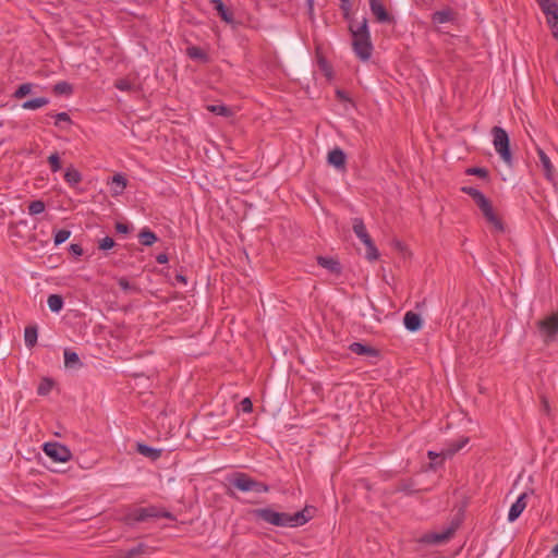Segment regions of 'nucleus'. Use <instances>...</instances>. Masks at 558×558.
Returning a JSON list of instances; mask_svg holds the SVG:
<instances>
[{"label": "nucleus", "instance_id": "f257e3e1", "mask_svg": "<svg viewBox=\"0 0 558 558\" xmlns=\"http://www.w3.org/2000/svg\"><path fill=\"white\" fill-rule=\"evenodd\" d=\"M315 511L316 509L314 507L306 506L304 509L293 514L287 512H278L271 508L253 509L251 513L255 519L262 520L274 526L298 527L307 523L314 517Z\"/></svg>", "mask_w": 558, "mask_h": 558}, {"label": "nucleus", "instance_id": "f03ea898", "mask_svg": "<svg viewBox=\"0 0 558 558\" xmlns=\"http://www.w3.org/2000/svg\"><path fill=\"white\" fill-rule=\"evenodd\" d=\"M461 191L473 198L486 221L492 225L497 232L501 233L505 231L504 223L494 211L490 201L481 191L472 186H463Z\"/></svg>", "mask_w": 558, "mask_h": 558}, {"label": "nucleus", "instance_id": "7ed1b4c3", "mask_svg": "<svg viewBox=\"0 0 558 558\" xmlns=\"http://www.w3.org/2000/svg\"><path fill=\"white\" fill-rule=\"evenodd\" d=\"M538 336L545 344H550L558 339V311L536 322Z\"/></svg>", "mask_w": 558, "mask_h": 558}, {"label": "nucleus", "instance_id": "20e7f679", "mask_svg": "<svg viewBox=\"0 0 558 558\" xmlns=\"http://www.w3.org/2000/svg\"><path fill=\"white\" fill-rule=\"evenodd\" d=\"M230 483L241 492H254L257 494L268 493L269 486L263 482L256 481L246 473L236 472L230 480Z\"/></svg>", "mask_w": 558, "mask_h": 558}, {"label": "nucleus", "instance_id": "39448f33", "mask_svg": "<svg viewBox=\"0 0 558 558\" xmlns=\"http://www.w3.org/2000/svg\"><path fill=\"white\" fill-rule=\"evenodd\" d=\"M492 135L494 137L493 143L496 151L507 165H511L512 155L507 132L501 126H494L492 129Z\"/></svg>", "mask_w": 558, "mask_h": 558}, {"label": "nucleus", "instance_id": "423d86ee", "mask_svg": "<svg viewBox=\"0 0 558 558\" xmlns=\"http://www.w3.org/2000/svg\"><path fill=\"white\" fill-rule=\"evenodd\" d=\"M460 525L459 520H454L450 523V525L439 533H426L424 534L420 542L428 545H440L447 543L456 533Z\"/></svg>", "mask_w": 558, "mask_h": 558}, {"label": "nucleus", "instance_id": "0eeeda50", "mask_svg": "<svg viewBox=\"0 0 558 558\" xmlns=\"http://www.w3.org/2000/svg\"><path fill=\"white\" fill-rule=\"evenodd\" d=\"M43 449L56 462H68L72 458L70 449L59 442H46Z\"/></svg>", "mask_w": 558, "mask_h": 558}, {"label": "nucleus", "instance_id": "6e6552de", "mask_svg": "<svg viewBox=\"0 0 558 558\" xmlns=\"http://www.w3.org/2000/svg\"><path fill=\"white\" fill-rule=\"evenodd\" d=\"M352 46L355 54L362 60L367 61L373 51L371 36H353Z\"/></svg>", "mask_w": 558, "mask_h": 558}, {"label": "nucleus", "instance_id": "1a4fd4ad", "mask_svg": "<svg viewBox=\"0 0 558 558\" xmlns=\"http://www.w3.org/2000/svg\"><path fill=\"white\" fill-rule=\"evenodd\" d=\"M158 518V508L150 506L146 508H137L128 513L124 518L125 523L131 524L133 522H145L149 519Z\"/></svg>", "mask_w": 558, "mask_h": 558}, {"label": "nucleus", "instance_id": "9d476101", "mask_svg": "<svg viewBox=\"0 0 558 558\" xmlns=\"http://www.w3.org/2000/svg\"><path fill=\"white\" fill-rule=\"evenodd\" d=\"M536 151H537V155L539 158V162L543 167L545 178L549 182L555 183L556 182V171H555V168H554L549 157L546 155V153L541 147H537Z\"/></svg>", "mask_w": 558, "mask_h": 558}, {"label": "nucleus", "instance_id": "9b49d317", "mask_svg": "<svg viewBox=\"0 0 558 558\" xmlns=\"http://www.w3.org/2000/svg\"><path fill=\"white\" fill-rule=\"evenodd\" d=\"M372 13L376 16L378 22L388 23L391 22L392 17L386 11L380 0H368Z\"/></svg>", "mask_w": 558, "mask_h": 558}, {"label": "nucleus", "instance_id": "f8f14e48", "mask_svg": "<svg viewBox=\"0 0 558 558\" xmlns=\"http://www.w3.org/2000/svg\"><path fill=\"white\" fill-rule=\"evenodd\" d=\"M526 498H527V493H522L518 497L517 501L511 506L509 513H508V520L510 522L515 521L521 515V513L523 512V510L526 507Z\"/></svg>", "mask_w": 558, "mask_h": 558}, {"label": "nucleus", "instance_id": "ddd939ff", "mask_svg": "<svg viewBox=\"0 0 558 558\" xmlns=\"http://www.w3.org/2000/svg\"><path fill=\"white\" fill-rule=\"evenodd\" d=\"M345 154L338 147L330 150L327 156L328 163L339 170H343L345 168Z\"/></svg>", "mask_w": 558, "mask_h": 558}, {"label": "nucleus", "instance_id": "4468645a", "mask_svg": "<svg viewBox=\"0 0 558 558\" xmlns=\"http://www.w3.org/2000/svg\"><path fill=\"white\" fill-rule=\"evenodd\" d=\"M352 229L355 235L363 242L368 243V241L372 240L369 236L366 227L364 225V221L361 218H354L352 221Z\"/></svg>", "mask_w": 558, "mask_h": 558}, {"label": "nucleus", "instance_id": "2eb2a0df", "mask_svg": "<svg viewBox=\"0 0 558 558\" xmlns=\"http://www.w3.org/2000/svg\"><path fill=\"white\" fill-rule=\"evenodd\" d=\"M404 326L410 331H417L422 327V318L414 312H407L403 317Z\"/></svg>", "mask_w": 558, "mask_h": 558}, {"label": "nucleus", "instance_id": "dca6fc26", "mask_svg": "<svg viewBox=\"0 0 558 558\" xmlns=\"http://www.w3.org/2000/svg\"><path fill=\"white\" fill-rule=\"evenodd\" d=\"M349 31L353 36H371L367 27V20L363 17L361 22L351 21Z\"/></svg>", "mask_w": 558, "mask_h": 558}, {"label": "nucleus", "instance_id": "f3484780", "mask_svg": "<svg viewBox=\"0 0 558 558\" xmlns=\"http://www.w3.org/2000/svg\"><path fill=\"white\" fill-rule=\"evenodd\" d=\"M317 263H318L319 266L326 268L327 270H329L332 274H337L338 275V274L341 272L340 263L337 259H335V258L318 256L317 257Z\"/></svg>", "mask_w": 558, "mask_h": 558}, {"label": "nucleus", "instance_id": "a211bd4d", "mask_svg": "<svg viewBox=\"0 0 558 558\" xmlns=\"http://www.w3.org/2000/svg\"><path fill=\"white\" fill-rule=\"evenodd\" d=\"M349 349L357 354V355H369V356H377L378 351L369 345L363 344L361 342H353L350 344Z\"/></svg>", "mask_w": 558, "mask_h": 558}, {"label": "nucleus", "instance_id": "6ab92c4d", "mask_svg": "<svg viewBox=\"0 0 558 558\" xmlns=\"http://www.w3.org/2000/svg\"><path fill=\"white\" fill-rule=\"evenodd\" d=\"M469 442V437H461L460 439L452 441L448 445L446 449L442 450V456H453L459 450H461Z\"/></svg>", "mask_w": 558, "mask_h": 558}, {"label": "nucleus", "instance_id": "aec40b11", "mask_svg": "<svg viewBox=\"0 0 558 558\" xmlns=\"http://www.w3.org/2000/svg\"><path fill=\"white\" fill-rule=\"evenodd\" d=\"M136 450L138 453L143 454L144 457L149 458L153 461H156L161 456L160 449H155V448H151V447L141 444V442H138L136 445Z\"/></svg>", "mask_w": 558, "mask_h": 558}, {"label": "nucleus", "instance_id": "412c9836", "mask_svg": "<svg viewBox=\"0 0 558 558\" xmlns=\"http://www.w3.org/2000/svg\"><path fill=\"white\" fill-rule=\"evenodd\" d=\"M210 2L213 4L214 9L220 15L222 21H225L226 23H229V24L233 22L232 13L227 10V8L225 7V4L221 0H211Z\"/></svg>", "mask_w": 558, "mask_h": 558}, {"label": "nucleus", "instance_id": "4be33fe9", "mask_svg": "<svg viewBox=\"0 0 558 558\" xmlns=\"http://www.w3.org/2000/svg\"><path fill=\"white\" fill-rule=\"evenodd\" d=\"M454 19V12L450 9L436 11L432 15V21L437 24H444Z\"/></svg>", "mask_w": 558, "mask_h": 558}, {"label": "nucleus", "instance_id": "5701e85b", "mask_svg": "<svg viewBox=\"0 0 558 558\" xmlns=\"http://www.w3.org/2000/svg\"><path fill=\"white\" fill-rule=\"evenodd\" d=\"M64 180L71 186L78 184L82 181V174L74 167H69L64 173Z\"/></svg>", "mask_w": 558, "mask_h": 558}, {"label": "nucleus", "instance_id": "b1692460", "mask_svg": "<svg viewBox=\"0 0 558 558\" xmlns=\"http://www.w3.org/2000/svg\"><path fill=\"white\" fill-rule=\"evenodd\" d=\"M140 242L145 246H151L157 241V235L148 228H144L138 233Z\"/></svg>", "mask_w": 558, "mask_h": 558}, {"label": "nucleus", "instance_id": "393cba45", "mask_svg": "<svg viewBox=\"0 0 558 558\" xmlns=\"http://www.w3.org/2000/svg\"><path fill=\"white\" fill-rule=\"evenodd\" d=\"M544 15L546 17V23L550 28L554 38L558 39V10Z\"/></svg>", "mask_w": 558, "mask_h": 558}, {"label": "nucleus", "instance_id": "a878e982", "mask_svg": "<svg viewBox=\"0 0 558 558\" xmlns=\"http://www.w3.org/2000/svg\"><path fill=\"white\" fill-rule=\"evenodd\" d=\"M64 365L69 368H76L81 367L82 363L80 361L78 355L75 352H72L70 350H64Z\"/></svg>", "mask_w": 558, "mask_h": 558}, {"label": "nucleus", "instance_id": "bb28decb", "mask_svg": "<svg viewBox=\"0 0 558 558\" xmlns=\"http://www.w3.org/2000/svg\"><path fill=\"white\" fill-rule=\"evenodd\" d=\"M49 104V99L46 97H38L35 99L26 100L23 102L22 108L26 110H35Z\"/></svg>", "mask_w": 558, "mask_h": 558}, {"label": "nucleus", "instance_id": "cd10ccee", "mask_svg": "<svg viewBox=\"0 0 558 558\" xmlns=\"http://www.w3.org/2000/svg\"><path fill=\"white\" fill-rule=\"evenodd\" d=\"M37 328L35 326H28L25 328L24 340L28 348H33L37 342Z\"/></svg>", "mask_w": 558, "mask_h": 558}, {"label": "nucleus", "instance_id": "c85d7f7f", "mask_svg": "<svg viewBox=\"0 0 558 558\" xmlns=\"http://www.w3.org/2000/svg\"><path fill=\"white\" fill-rule=\"evenodd\" d=\"M207 110L217 116H221V117H226V118L233 116L232 109L225 105H209V106H207Z\"/></svg>", "mask_w": 558, "mask_h": 558}, {"label": "nucleus", "instance_id": "c756f323", "mask_svg": "<svg viewBox=\"0 0 558 558\" xmlns=\"http://www.w3.org/2000/svg\"><path fill=\"white\" fill-rule=\"evenodd\" d=\"M48 307L51 312H60L63 307V299L59 294H50L47 300Z\"/></svg>", "mask_w": 558, "mask_h": 558}, {"label": "nucleus", "instance_id": "7c9ffc66", "mask_svg": "<svg viewBox=\"0 0 558 558\" xmlns=\"http://www.w3.org/2000/svg\"><path fill=\"white\" fill-rule=\"evenodd\" d=\"M544 14L558 11L557 0H535Z\"/></svg>", "mask_w": 558, "mask_h": 558}, {"label": "nucleus", "instance_id": "2f4dec72", "mask_svg": "<svg viewBox=\"0 0 558 558\" xmlns=\"http://www.w3.org/2000/svg\"><path fill=\"white\" fill-rule=\"evenodd\" d=\"M186 53L191 59L194 60H201L206 62L208 59L206 52L202 48L196 46L189 47L186 49Z\"/></svg>", "mask_w": 558, "mask_h": 558}, {"label": "nucleus", "instance_id": "473e14b6", "mask_svg": "<svg viewBox=\"0 0 558 558\" xmlns=\"http://www.w3.org/2000/svg\"><path fill=\"white\" fill-rule=\"evenodd\" d=\"M53 93L56 95H65L69 96L73 93V87L70 83L65 81L58 82L53 86Z\"/></svg>", "mask_w": 558, "mask_h": 558}, {"label": "nucleus", "instance_id": "72a5a7b5", "mask_svg": "<svg viewBox=\"0 0 558 558\" xmlns=\"http://www.w3.org/2000/svg\"><path fill=\"white\" fill-rule=\"evenodd\" d=\"M112 183L116 185V187L113 189V193L116 195L121 194L126 186V180L120 173L113 175Z\"/></svg>", "mask_w": 558, "mask_h": 558}, {"label": "nucleus", "instance_id": "f704fd0d", "mask_svg": "<svg viewBox=\"0 0 558 558\" xmlns=\"http://www.w3.org/2000/svg\"><path fill=\"white\" fill-rule=\"evenodd\" d=\"M366 246V258L368 260H376L379 257V252L375 246L373 240L368 241V243H364Z\"/></svg>", "mask_w": 558, "mask_h": 558}, {"label": "nucleus", "instance_id": "c9c22d12", "mask_svg": "<svg viewBox=\"0 0 558 558\" xmlns=\"http://www.w3.org/2000/svg\"><path fill=\"white\" fill-rule=\"evenodd\" d=\"M52 387H53V381L51 379L45 378L40 381V384L37 388V393L39 396H46L51 391Z\"/></svg>", "mask_w": 558, "mask_h": 558}, {"label": "nucleus", "instance_id": "e433bc0d", "mask_svg": "<svg viewBox=\"0 0 558 558\" xmlns=\"http://www.w3.org/2000/svg\"><path fill=\"white\" fill-rule=\"evenodd\" d=\"M46 206L45 203L40 199L33 201L28 205V213L29 215H38L41 214L45 210Z\"/></svg>", "mask_w": 558, "mask_h": 558}, {"label": "nucleus", "instance_id": "4c0bfd02", "mask_svg": "<svg viewBox=\"0 0 558 558\" xmlns=\"http://www.w3.org/2000/svg\"><path fill=\"white\" fill-rule=\"evenodd\" d=\"M32 92V84L31 83H24L17 87V89L14 92V97L16 99H22L26 95H28Z\"/></svg>", "mask_w": 558, "mask_h": 558}, {"label": "nucleus", "instance_id": "58836bf2", "mask_svg": "<svg viewBox=\"0 0 558 558\" xmlns=\"http://www.w3.org/2000/svg\"><path fill=\"white\" fill-rule=\"evenodd\" d=\"M48 162L52 172H58L61 169V160L58 153H53L48 157Z\"/></svg>", "mask_w": 558, "mask_h": 558}, {"label": "nucleus", "instance_id": "ea45409f", "mask_svg": "<svg viewBox=\"0 0 558 558\" xmlns=\"http://www.w3.org/2000/svg\"><path fill=\"white\" fill-rule=\"evenodd\" d=\"M71 235V232L65 229L58 230L54 234V244L60 245L65 242Z\"/></svg>", "mask_w": 558, "mask_h": 558}, {"label": "nucleus", "instance_id": "a19ab883", "mask_svg": "<svg viewBox=\"0 0 558 558\" xmlns=\"http://www.w3.org/2000/svg\"><path fill=\"white\" fill-rule=\"evenodd\" d=\"M118 284L125 292H138V289L135 286L131 284L129 280L124 277L118 279Z\"/></svg>", "mask_w": 558, "mask_h": 558}, {"label": "nucleus", "instance_id": "79ce46f5", "mask_svg": "<svg viewBox=\"0 0 558 558\" xmlns=\"http://www.w3.org/2000/svg\"><path fill=\"white\" fill-rule=\"evenodd\" d=\"M466 174L476 175L478 178L486 179L488 177V170L485 168L474 167V168H469L466 170Z\"/></svg>", "mask_w": 558, "mask_h": 558}, {"label": "nucleus", "instance_id": "37998d69", "mask_svg": "<svg viewBox=\"0 0 558 558\" xmlns=\"http://www.w3.org/2000/svg\"><path fill=\"white\" fill-rule=\"evenodd\" d=\"M114 86L122 92L133 90L134 88V85L125 78L116 81Z\"/></svg>", "mask_w": 558, "mask_h": 558}, {"label": "nucleus", "instance_id": "c03bdc74", "mask_svg": "<svg viewBox=\"0 0 558 558\" xmlns=\"http://www.w3.org/2000/svg\"><path fill=\"white\" fill-rule=\"evenodd\" d=\"M145 553V546L144 545H138L130 550H128L123 558H136L138 555H142Z\"/></svg>", "mask_w": 558, "mask_h": 558}, {"label": "nucleus", "instance_id": "a18cd8bd", "mask_svg": "<svg viewBox=\"0 0 558 558\" xmlns=\"http://www.w3.org/2000/svg\"><path fill=\"white\" fill-rule=\"evenodd\" d=\"M114 246V241L112 238L110 236H106L100 242H99V248L100 250H104V251H107V250H110Z\"/></svg>", "mask_w": 558, "mask_h": 558}, {"label": "nucleus", "instance_id": "49530a36", "mask_svg": "<svg viewBox=\"0 0 558 558\" xmlns=\"http://www.w3.org/2000/svg\"><path fill=\"white\" fill-rule=\"evenodd\" d=\"M240 407H241V410L244 412V413H250L252 412L253 410V403L251 401L250 398H244L241 402H240Z\"/></svg>", "mask_w": 558, "mask_h": 558}, {"label": "nucleus", "instance_id": "de8ad7c7", "mask_svg": "<svg viewBox=\"0 0 558 558\" xmlns=\"http://www.w3.org/2000/svg\"><path fill=\"white\" fill-rule=\"evenodd\" d=\"M351 0H347V2H341V10L343 12V16L344 19L349 20L350 19V12H351Z\"/></svg>", "mask_w": 558, "mask_h": 558}, {"label": "nucleus", "instance_id": "09e8293b", "mask_svg": "<svg viewBox=\"0 0 558 558\" xmlns=\"http://www.w3.org/2000/svg\"><path fill=\"white\" fill-rule=\"evenodd\" d=\"M70 252L75 256L83 255V248L80 244H71L70 245Z\"/></svg>", "mask_w": 558, "mask_h": 558}, {"label": "nucleus", "instance_id": "8fccbe9b", "mask_svg": "<svg viewBox=\"0 0 558 558\" xmlns=\"http://www.w3.org/2000/svg\"><path fill=\"white\" fill-rule=\"evenodd\" d=\"M60 121L70 122V116L66 112H60L56 114V124H58Z\"/></svg>", "mask_w": 558, "mask_h": 558}, {"label": "nucleus", "instance_id": "3c124183", "mask_svg": "<svg viewBox=\"0 0 558 558\" xmlns=\"http://www.w3.org/2000/svg\"><path fill=\"white\" fill-rule=\"evenodd\" d=\"M116 230L119 233H124L125 234V233H128L130 231V227L128 225H125V223L118 222L116 225Z\"/></svg>", "mask_w": 558, "mask_h": 558}, {"label": "nucleus", "instance_id": "603ef678", "mask_svg": "<svg viewBox=\"0 0 558 558\" xmlns=\"http://www.w3.org/2000/svg\"><path fill=\"white\" fill-rule=\"evenodd\" d=\"M158 518H166V519H169V520H174V515L167 511V510H160L158 509Z\"/></svg>", "mask_w": 558, "mask_h": 558}, {"label": "nucleus", "instance_id": "864d4df0", "mask_svg": "<svg viewBox=\"0 0 558 558\" xmlns=\"http://www.w3.org/2000/svg\"><path fill=\"white\" fill-rule=\"evenodd\" d=\"M156 260L159 264H166L168 262V255L165 253H160L156 256Z\"/></svg>", "mask_w": 558, "mask_h": 558}, {"label": "nucleus", "instance_id": "5fc2aeb1", "mask_svg": "<svg viewBox=\"0 0 558 558\" xmlns=\"http://www.w3.org/2000/svg\"><path fill=\"white\" fill-rule=\"evenodd\" d=\"M542 410H543L546 414H548V413H549V403H548V400H547L545 397H543V398H542Z\"/></svg>", "mask_w": 558, "mask_h": 558}, {"label": "nucleus", "instance_id": "6e6d98bb", "mask_svg": "<svg viewBox=\"0 0 558 558\" xmlns=\"http://www.w3.org/2000/svg\"><path fill=\"white\" fill-rule=\"evenodd\" d=\"M306 4H307V9H308V14L311 16H313V14H314V0H306Z\"/></svg>", "mask_w": 558, "mask_h": 558}, {"label": "nucleus", "instance_id": "4d7b16f0", "mask_svg": "<svg viewBox=\"0 0 558 558\" xmlns=\"http://www.w3.org/2000/svg\"><path fill=\"white\" fill-rule=\"evenodd\" d=\"M175 279L183 284L186 283V278L183 275H177Z\"/></svg>", "mask_w": 558, "mask_h": 558}, {"label": "nucleus", "instance_id": "13d9d810", "mask_svg": "<svg viewBox=\"0 0 558 558\" xmlns=\"http://www.w3.org/2000/svg\"><path fill=\"white\" fill-rule=\"evenodd\" d=\"M550 554L554 557H558V543L553 547Z\"/></svg>", "mask_w": 558, "mask_h": 558}, {"label": "nucleus", "instance_id": "bf43d9fd", "mask_svg": "<svg viewBox=\"0 0 558 558\" xmlns=\"http://www.w3.org/2000/svg\"><path fill=\"white\" fill-rule=\"evenodd\" d=\"M337 96L339 99H347V97L342 90H337Z\"/></svg>", "mask_w": 558, "mask_h": 558}, {"label": "nucleus", "instance_id": "052dcab7", "mask_svg": "<svg viewBox=\"0 0 558 558\" xmlns=\"http://www.w3.org/2000/svg\"><path fill=\"white\" fill-rule=\"evenodd\" d=\"M396 247L399 250V251H403L404 250V246L401 242L397 241L396 242Z\"/></svg>", "mask_w": 558, "mask_h": 558}, {"label": "nucleus", "instance_id": "680f3d73", "mask_svg": "<svg viewBox=\"0 0 558 558\" xmlns=\"http://www.w3.org/2000/svg\"><path fill=\"white\" fill-rule=\"evenodd\" d=\"M438 456H439V454H437V453H435V452H433V451H429V452H428V457H429L430 459H434V458H436V457H438Z\"/></svg>", "mask_w": 558, "mask_h": 558}, {"label": "nucleus", "instance_id": "e2e57ef3", "mask_svg": "<svg viewBox=\"0 0 558 558\" xmlns=\"http://www.w3.org/2000/svg\"><path fill=\"white\" fill-rule=\"evenodd\" d=\"M341 2H347V0H340Z\"/></svg>", "mask_w": 558, "mask_h": 558}]
</instances>
